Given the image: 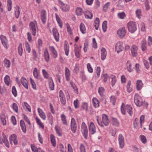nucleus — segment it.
<instances>
[{
  "label": "nucleus",
  "mask_w": 152,
  "mask_h": 152,
  "mask_svg": "<svg viewBox=\"0 0 152 152\" xmlns=\"http://www.w3.org/2000/svg\"><path fill=\"white\" fill-rule=\"evenodd\" d=\"M20 81L23 86L28 89V82L26 78L24 77H22Z\"/></svg>",
  "instance_id": "17"
},
{
  "label": "nucleus",
  "mask_w": 152,
  "mask_h": 152,
  "mask_svg": "<svg viewBox=\"0 0 152 152\" xmlns=\"http://www.w3.org/2000/svg\"><path fill=\"white\" fill-rule=\"evenodd\" d=\"M123 49V42L121 41L118 42L115 45L116 51L117 53H119V52L122 51Z\"/></svg>",
  "instance_id": "11"
},
{
  "label": "nucleus",
  "mask_w": 152,
  "mask_h": 152,
  "mask_svg": "<svg viewBox=\"0 0 152 152\" xmlns=\"http://www.w3.org/2000/svg\"><path fill=\"white\" fill-rule=\"evenodd\" d=\"M1 121L2 124L4 125L6 124V117L4 113H2L0 115Z\"/></svg>",
  "instance_id": "23"
},
{
  "label": "nucleus",
  "mask_w": 152,
  "mask_h": 152,
  "mask_svg": "<svg viewBox=\"0 0 152 152\" xmlns=\"http://www.w3.org/2000/svg\"><path fill=\"white\" fill-rule=\"evenodd\" d=\"M61 117L63 124L65 125H67V124L66 120V117L65 115L64 114H62L61 116Z\"/></svg>",
  "instance_id": "44"
},
{
  "label": "nucleus",
  "mask_w": 152,
  "mask_h": 152,
  "mask_svg": "<svg viewBox=\"0 0 152 152\" xmlns=\"http://www.w3.org/2000/svg\"><path fill=\"white\" fill-rule=\"evenodd\" d=\"M20 12V8L19 7H18V9H16L15 12V17L16 18H18Z\"/></svg>",
  "instance_id": "51"
},
{
  "label": "nucleus",
  "mask_w": 152,
  "mask_h": 152,
  "mask_svg": "<svg viewBox=\"0 0 152 152\" xmlns=\"http://www.w3.org/2000/svg\"><path fill=\"white\" fill-rule=\"evenodd\" d=\"M137 47L135 45H133L131 48V52L132 55L133 57H136L137 55Z\"/></svg>",
  "instance_id": "12"
},
{
  "label": "nucleus",
  "mask_w": 152,
  "mask_h": 152,
  "mask_svg": "<svg viewBox=\"0 0 152 152\" xmlns=\"http://www.w3.org/2000/svg\"><path fill=\"white\" fill-rule=\"evenodd\" d=\"M53 32L54 37L56 41H58L59 40V34L57 30L55 28H53Z\"/></svg>",
  "instance_id": "16"
},
{
  "label": "nucleus",
  "mask_w": 152,
  "mask_h": 152,
  "mask_svg": "<svg viewBox=\"0 0 152 152\" xmlns=\"http://www.w3.org/2000/svg\"><path fill=\"white\" fill-rule=\"evenodd\" d=\"M117 15L119 18L122 19H124L126 16L125 13L124 12L118 13Z\"/></svg>",
  "instance_id": "39"
},
{
  "label": "nucleus",
  "mask_w": 152,
  "mask_h": 152,
  "mask_svg": "<svg viewBox=\"0 0 152 152\" xmlns=\"http://www.w3.org/2000/svg\"><path fill=\"white\" fill-rule=\"evenodd\" d=\"M77 124L75 121L74 118H72L71 122V128L72 131L75 133L77 130Z\"/></svg>",
  "instance_id": "10"
},
{
  "label": "nucleus",
  "mask_w": 152,
  "mask_h": 152,
  "mask_svg": "<svg viewBox=\"0 0 152 152\" xmlns=\"http://www.w3.org/2000/svg\"><path fill=\"white\" fill-rule=\"evenodd\" d=\"M12 91L13 94L15 97H16L17 95V93L16 88L15 86H13L12 88Z\"/></svg>",
  "instance_id": "56"
},
{
  "label": "nucleus",
  "mask_w": 152,
  "mask_h": 152,
  "mask_svg": "<svg viewBox=\"0 0 152 152\" xmlns=\"http://www.w3.org/2000/svg\"><path fill=\"white\" fill-rule=\"evenodd\" d=\"M29 29L32 34L34 36H35L36 33V29L35 25L33 22H31L30 23Z\"/></svg>",
  "instance_id": "8"
},
{
  "label": "nucleus",
  "mask_w": 152,
  "mask_h": 152,
  "mask_svg": "<svg viewBox=\"0 0 152 152\" xmlns=\"http://www.w3.org/2000/svg\"><path fill=\"white\" fill-rule=\"evenodd\" d=\"M61 8L62 10L64 11H67L68 10V8L66 7L65 5L64 4H62L61 5Z\"/></svg>",
  "instance_id": "64"
},
{
  "label": "nucleus",
  "mask_w": 152,
  "mask_h": 152,
  "mask_svg": "<svg viewBox=\"0 0 152 152\" xmlns=\"http://www.w3.org/2000/svg\"><path fill=\"white\" fill-rule=\"evenodd\" d=\"M18 53L20 56L22 55L23 52V49H22V44L20 43L19 45L18 48Z\"/></svg>",
  "instance_id": "48"
},
{
  "label": "nucleus",
  "mask_w": 152,
  "mask_h": 152,
  "mask_svg": "<svg viewBox=\"0 0 152 152\" xmlns=\"http://www.w3.org/2000/svg\"><path fill=\"white\" fill-rule=\"evenodd\" d=\"M83 10L80 7H77L76 10V13L78 16H80L83 14Z\"/></svg>",
  "instance_id": "36"
},
{
  "label": "nucleus",
  "mask_w": 152,
  "mask_h": 152,
  "mask_svg": "<svg viewBox=\"0 0 152 152\" xmlns=\"http://www.w3.org/2000/svg\"><path fill=\"white\" fill-rule=\"evenodd\" d=\"M56 17L57 21L58 24L60 27L61 28H62V23L61 21L60 17L58 15L57 13L55 14Z\"/></svg>",
  "instance_id": "30"
},
{
  "label": "nucleus",
  "mask_w": 152,
  "mask_h": 152,
  "mask_svg": "<svg viewBox=\"0 0 152 152\" xmlns=\"http://www.w3.org/2000/svg\"><path fill=\"white\" fill-rule=\"evenodd\" d=\"M32 55L34 60L36 61H37V56L36 51L34 49L32 50Z\"/></svg>",
  "instance_id": "47"
},
{
  "label": "nucleus",
  "mask_w": 152,
  "mask_h": 152,
  "mask_svg": "<svg viewBox=\"0 0 152 152\" xmlns=\"http://www.w3.org/2000/svg\"><path fill=\"white\" fill-rule=\"evenodd\" d=\"M75 52L76 56L79 58L80 56V51L78 47H75Z\"/></svg>",
  "instance_id": "50"
},
{
  "label": "nucleus",
  "mask_w": 152,
  "mask_h": 152,
  "mask_svg": "<svg viewBox=\"0 0 152 152\" xmlns=\"http://www.w3.org/2000/svg\"><path fill=\"white\" fill-rule=\"evenodd\" d=\"M126 66L127 69L129 72H131L133 71V68L132 67V64L129 61H127Z\"/></svg>",
  "instance_id": "31"
},
{
  "label": "nucleus",
  "mask_w": 152,
  "mask_h": 152,
  "mask_svg": "<svg viewBox=\"0 0 152 152\" xmlns=\"http://www.w3.org/2000/svg\"><path fill=\"white\" fill-rule=\"evenodd\" d=\"M33 74L34 76L37 79L38 78V72L37 69L36 68H35L33 71Z\"/></svg>",
  "instance_id": "52"
},
{
  "label": "nucleus",
  "mask_w": 152,
  "mask_h": 152,
  "mask_svg": "<svg viewBox=\"0 0 152 152\" xmlns=\"http://www.w3.org/2000/svg\"><path fill=\"white\" fill-rule=\"evenodd\" d=\"M46 11L43 10L42 11L41 15V19L43 23L45 24L46 23Z\"/></svg>",
  "instance_id": "15"
},
{
  "label": "nucleus",
  "mask_w": 152,
  "mask_h": 152,
  "mask_svg": "<svg viewBox=\"0 0 152 152\" xmlns=\"http://www.w3.org/2000/svg\"><path fill=\"white\" fill-rule=\"evenodd\" d=\"M83 14L86 18L91 19L92 17V14L89 11H86L83 12Z\"/></svg>",
  "instance_id": "25"
},
{
  "label": "nucleus",
  "mask_w": 152,
  "mask_h": 152,
  "mask_svg": "<svg viewBox=\"0 0 152 152\" xmlns=\"http://www.w3.org/2000/svg\"><path fill=\"white\" fill-rule=\"evenodd\" d=\"M50 79V82L49 83V86L51 90H53L54 89V85L53 80L51 77L49 78Z\"/></svg>",
  "instance_id": "35"
},
{
  "label": "nucleus",
  "mask_w": 152,
  "mask_h": 152,
  "mask_svg": "<svg viewBox=\"0 0 152 152\" xmlns=\"http://www.w3.org/2000/svg\"><path fill=\"white\" fill-rule=\"evenodd\" d=\"M122 2V0H119L117 5V6L118 7L119 9H121L123 8V6L121 4Z\"/></svg>",
  "instance_id": "59"
},
{
  "label": "nucleus",
  "mask_w": 152,
  "mask_h": 152,
  "mask_svg": "<svg viewBox=\"0 0 152 152\" xmlns=\"http://www.w3.org/2000/svg\"><path fill=\"white\" fill-rule=\"evenodd\" d=\"M80 29L81 32L83 34H85L86 33V29L85 26L83 23H81L80 25Z\"/></svg>",
  "instance_id": "33"
},
{
  "label": "nucleus",
  "mask_w": 152,
  "mask_h": 152,
  "mask_svg": "<svg viewBox=\"0 0 152 152\" xmlns=\"http://www.w3.org/2000/svg\"><path fill=\"white\" fill-rule=\"evenodd\" d=\"M38 112L40 117L43 120H45L46 119V116L44 113L39 108H38Z\"/></svg>",
  "instance_id": "22"
},
{
  "label": "nucleus",
  "mask_w": 152,
  "mask_h": 152,
  "mask_svg": "<svg viewBox=\"0 0 152 152\" xmlns=\"http://www.w3.org/2000/svg\"><path fill=\"white\" fill-rule=\"evenodd\" d=\"M0 39L3 45L5 48L7 49L9 47V45L8 41L6 37L1 35L0 36Z\"/></svg>",
  "instance_id": "9"
},
{
  "label": "nucleus",
  "mask_w": 152,
  "mask_h": 152,
  "mask_svg": "<svg viewBox=\"0 0 152 152\" xmlns=\"http://www.w3.org/2000/svg\"><path fill=\"white\" fill-rule=\"evenodd\" d=\"M101 59L102 60H104L107 56V51L105 48H102L101 50Z\"/></svg>",
  "instance_id": "18"
},
{
  "label": "nucleus",
  "mask_w": 152,
  "mask_h": 152,
  "mask_svg": "<svg viewBox=\"0 0 152 152\" xmlns=\"http://www.w3.org/2000/svg\"><path fill=\"white\" fill-rule=\"evenodd\" d=\"M102 122L105 126H107L109 123V120L108 119L107 116L105 114L102 115Z\"/></svg>",
  "instance_id": "21"
},
{
  "label": "nucleus",
  "mask_w": 152,
  "mask_h": 152,
  "mask_svg": "<svg viewBox=\"0 0 152 152\" xmlns=\"http://www.w3.org/2000/svg\"><path fill=\"white\" fill-rule=\"evenodd\" d=\"M10 143L11 144L13 143L15 145H17L18 141L17 140V136L15 134H12L10 137Z\"/></svg>",
  "instance_id": "13"
},
{
  "label": "nucleus",
  "mask_w": 152,
  "mask_h": 152,
  "mask_svg": "<svg viewBox=\"0 0 152 152\" xmlns=\"http://www.w3.org/2000/svg\"><path fill=\"white\" fill-rule=\"evenodd\" d=\"M65 70L66 79L67 81H69L70 75L69 70L66 67Z\"/></svg>",
  "instance_id": "29"
},
{
  "label": "nucleus",
  "mask_w": 152,
  "mask_h": 152,
  "mask_svg": "<svg viewBox=\"0 0 152 152\" xmlns=\"http://www.w3.org/2000/svg\"><path fill=\"white\" fill-rule=\"evenodd\" d=\"M131 83L130 80L128 81L126 86L127 91L129 93L131 92L132 91V88L130 87Z\"/></svg>",
  "instance_id": "34"
},
{
  "label": "nucleus",
  "mask_w": 152,
  "mask_h": 152,
  "mask_svg": "<svg viewBox=\"0 0 152 152\" xmlns=\"http://www.w3.org/2000/svg\"><path fill=\"white\" fill-rule=\"evenodd\" d=\"M107 21L106 20L104 21L102 23V28L103 31L105 32L106 31V29L107 28Z\"/></svg>",
  "instance_id": "45"
},
{
  "label": "nucleus",
  "mask_w": 152,
  "mask_h": 152,
  "mask_svg": "<svg viewBox=\"0 0 152 152\" xmlns=\"http://www.w3.org/2000/svg\"><path fill=\"white\" fill-rule=\"evenodd\" d=\"M10 77L7 75L5 76L4 78V81L5 83L8 86L10 84Z\"/></svg>",
  "instance_id": "42"
},
{
  "label": "nucleus",
  "mask_w": 152,
  "mask_h": 152,
  "mask_svg": "<svg viewBox=\"0 0 152 152\" xmlns=\"http://www.w3.org/2000/svg\"><path fill=\"white\" fill-rule=\"evenodd\" d=\"M127 27L128 31L132 33H134L137 30V24L134 22H129L127 24Z\"/></svg>",
  "instance_id": "2"
},
{
  "label": "nucleus",
  "mask_w": 152,
  "mask_h": 152,
  "mask_svg": "<svg viewBox=\"0 0 152 152\" xmlns=\"http://www.w3.org/2000/svg\"><path fill=\"white\" fill-rule=\"evenodd\" d=\"M44 56L46 61L48 62L49 60V55L47 49H46L45 50Z\"/></svg>",
  "instance_id": "26"
},
{
  "label": "nucleus",
  "mask_w": 152,
  "mask_h": 152,
  "mask_svg": "<svg viewBox=\"0 0 152 152\" xmlns=\"http://www.w3.org/2000/svg\"><path fill=\"white\" fill-rule=\"evenodd\" d=\"M50 50L52 54V56L54 58H56L57 56V52L54 48L53 46H49Z\"/></svg>",
  "instance_id": "20"
},
{
  "label": "nucleus",
  "mask_w": 152,
  "mask_h": 152,
  "mask_svg": "<svg viewBox=\"0 0 152 152\" xmlns=\"http://www.w3.org/2000/svg\"><path fill=\"white\" fill-rule=\"evenodd\" d=\"M25 45L26 50L28 53H30L31 51V48L29 44L27 42L25 43Z\"/></svg>",
  "instance_id": "58"
},
{
  "label": "nucleus",
  "mask_w": 152,
  "mask_h": 152,
  "mask_svg": "<svg viewBox=\"0 0 152 152\" xmlns=\"http://www.w3.org/2000/svg\"><path fill=\"white\" fill-rule=\"evenodd\" d=\"M81 129V131L84 137L86 138L88 136V130L86 125L84 122L82 123Z\"/></svg>",
  "instance_id": "7"
},
{
  "label": "nucleus",
  "mask_w": 152,
  "mask_h": 152,
  "mask_svg": "<svg viewBox=\"0 0 152 152\" xmlns=\"http://www.w3.org/2000/svg\"><path fill=\"white\" fill-rule=\"evenodd\" d=\"M104 91V88L102 87H100L98 89V92L100 96H102L103 95V93Z\"/></svg>",
  "instance_id": "54"
},
{
  "label": "nucleus",
  "mask_w": 152,
  "mask_h": 152,
  "mask_svg": "<svg viewBox=\"0 0 152 152\" xmlns=\"http://www.w3.org/2000/svg\"><path fill=\"white\" fill-rule=\"evenodd\" d=\"M121 111L122 113L125 115L127 112L130 115L132 114V108L130 105H125L124 104L122 103L121 107Z\"/></svg>",
  "instance_id": "1"
},
{
  "label": "nucleus",
  "mask_w": 152,
  "mask_h": 152,
  "mask_svg": "<svg viewBox=\"0 0 152 152\" xmlns=\"http://www.w3.org/2000/svg\"><path fill=\"white\" fill-rule=\"evenodd\" d=\"M96 127L93 122H91L89 127V132L91 134L96 132Z\"/></svg>",
  "instance_id": "14"
},
{
  "label": "nucleus",
  "mask_w": 152,
  "mask_h": 152,
  "mask_svg": "<svg viewBox=\"0 0 152 152\" xmlns=\"http://www.w3.org/2000/svg\"><path fill=\"white\" fill-rule=\"evenodd\" d=\"M4 143L7 148L10 147L9 144L5 135L2 133L1 136L0 135V144H2Z\"/></svg>",
  "instance_id": "5"
},
{
  "label": "nucleus",
  "mask_w": 152,
  "mask_h": 152,
  "mask_svg": "<svg viewBox=\"0 0 152 152\" xmlns=\"http://www.w3.org/2000/svg\"><path fill=\"white\" fill-rule=\"evenodd\" d=\"M30 81L33 88L36 90V85L34 80L31 78H30Z\"/></svg>",
  "instance_id": "57"
},
{
  "label": "nucleus",
  "mask_w": 152,
  "mask_h": 152,
  "mask_svg": "<svg viewBox=\"0 0 152 152\" xmlns=\"http://www.w3.org/2000/svg\"><path fill=\"white\" fill-rule=\"evenodd\" d=\"M136 85L137 90L138 91L140 90L143 86V83L141 80H137Z\"/></svg>",
  "instance_id": "19"
},
{
  "label": "nucleus",
  "mask_w": 152,
  "mask_h": 152,
  "mask_svg": "<svg viewBox=\"0 0 152 152\" xmlns=\"http://www.w3.org/2000/svg\"><path fill=\"white\" fill-rule=\"evenodd\" d=\"M144 4L146 10H149L150 7L149 6V2L148 1V0H146Z\"/></svg>",
  "instance_id": "46"
},
{
  "label": "nucleus",
  "mask_w": 152,
  "mask_h": 152,
  "mask_svg": "<svg viewBox=\"0 0 152 152\" xmlns=\"http://www.w3.org/2000/svg\"><path fill=\"white\" fill-rule=\"evenodd\" d=\"M126 29L124 27L120 28L117 31V35L120 38H124L126 35Z\"/></svg>",
  "instance_id": "4"
},
{
  "label": "nucleus",
  "mask_w": 152,
  "mask_h": 152,
  "mask_svg": "<svg viewBox=\"0 0 152 152\" xmlns=\"http://www.w3.org/2000/svg\"><path fill=\"white\" fill-rule=\"evenodd\" d=\"M145 102L142 97L137 94H135L134 96V102L137 106L140 107Z\"/></svg>",
  "instance_id": "3"
},
{
  "label": "nucleus",
  "mask_w": 152,
  "mask_h": 152,
  "mask_svg": "<svg viewBox=\"0 0 152 152\" xmlns=\"http://www.w3.org/2000/svg\"><path fill=\"white\" fill-rule=\"evenodd\" d=\"M67 42H65L64 44V49L65 51V53L67 56L68 55L69 50V47L67 45Z\"/></svg>",
  "instance_id": "28"
},
{
  "label": "nucleus",
  "mask_w": 152,
  "mask_h": 152,
  "mask_svg": "<svg viewBox=\"0 0 152 152\" xmlns=\"http://www.w3.org/2000/svg\"><path fill=\"white\" fill-rule=\"evenodd\" d=\"M93 104L95 107H97L99 106V102L98 100L96 98H94L92 99Z\"/></svg>",
  "instance_id": "27"
},
{
  "label": "nucleus",
  "mask_w": 152,
  "mask_h": 152,
  "mask_svg": "<svg viewBox=\"0 0 152 152\" xmlns=\"http://www.w3.org/2000/svg\"><path fill=\"white\" fill-rule=\"evenodd\" d=\"M12 107L13 110L16 113L18 112V107L17 105L15 103H13Z\"/></svg>",
  "instance_id": "53"
},
{
  "label": "nucleus",
  "mask_w": 152,
  "mask_h": 152,
  "mask_svg": "<svg viewBox=\"0 0 152 152\" xmlns=\"http://www.w3.org/2000/svg\"><path fill=\"white\" fill-rule=\"evenodd\" d=\"M148 44L149 46L152 45V37L151 36H148Z\"/></svg>",
  "instance_id": "62"
},
{
  "label": "nucleus",
  "mask_w": 152,
  "mask_h": 152,
  "mask_svg": "<svg viewBox=\"0 0 152 152\" xmlns=\"http://www.w3.org/2000/svg\"><path fill=\"white\" fill-rule=\"evenodd\" d=\"M82 108L84 110L87 111L88 110V104L86 103H84L82 105Z\"/></svg>",
  "instance_id": "55"
},
{
  "label": "nucleus",
  "mask_w": 152,
  "mask_h": 152,
  "mask_svg": "<svg viewBox=\"0 0 152 152\" xmlns=\"http://www.w3.org/2000/svg\"><path fill=\"white\" fill-rule=\"evenodd\" d=\"M87 67L88 71L90 73L93 72V70L92 68L91 67L90 64L88 63L87 65Z\"/></svg>",
  "instance_id": "63"
},
{
  "label": "nucleus",
  "mask_w": 152,
  "mask_h": 152,
  "mask_svg": "<svg viewBox=\"0 0 152 152\" xmlns=\"http://www.w3.org/2000/svg\"><path fill=\"white\" fill-rule=\"evenodd\" d=\"M118 140L120 148H123L124 147L125 142L124 137L121 134H119Z\"/></svg>",
  "instance_id": "6"
},
{
  "label": "nucleus",
  "mask_w": 152,
  "mask_h": 152,
  "mask_svg": "<svg viewBox=\"0 0 152 152\" xmlns=\"http://www.w3.org/2000/svg\"><path fill=\"white\" fill-rule=\"evenodd\" d=\"M95 25L94 26L96 30H98V27L99 26V20L98 18H96L94 21Z\"/></svg>",
  "instance_id": "37"
},
{
  "label": "nucleus",
  "mask_w": 152,
  "mask_h": 152,
  "mask_svg": "<svg viewBox=\"0 0 152 152\" xmlns=\"http://www.w3.org/2000/svg\"><path fill=\"white\" fill-rule=\"evenodd\" d=\"M136 16L138 19H141L142 16V12L140 9H137L135 12Z\"/></svg>",
  "instance_id": "32"
},
{
  "label": "nucleus",
  "mask_w": 152,
  "mask_h": 152,
  "mask_svg": "<svg viewBox=\"0 0 152 152\" xmlns=\"http://www.w3.org/2000/svg\"><path fill=\"white\" fill-rule=\"evenodd\" d=\"M35 119L37 121V123L39 125V126L42 129L44 128V126L43 124L41 122L40 120L37 117L35 118Z\"/></svg>",
  "instance_id": "41"
},
{
  "label": "nucleus",
  "mask_w": 152,
  "mask_h": 152,
  "mask_svg": "<svg viewBox=\"0 0 152 152\" xmlns=\"http://www.w3.org/2000/svg\"><path fill=\"white\" fill-rule=\"evenodd\" d=\"M4 65L7 68H9L10 65V63L9 60L5 58L4 61Z\"/></svg>",
  "instance_id": "40"
},
{
  "label": "nucleus",
  "mask_w": 152,
  "mask_h": 152,
  "mask_svg": "<svg viewBox=\"0 0 152 152\" xmlns=\"http://www.w3.org/2000/svg\"><path fill=\"white\" fill-rule=\"evenodd\" d=\"M42 71L44 78L46 79L48 78L49 77V75L45 69H42Z\"/></svg>",
  "instance_id": "49"
},
{
  "label": "nucleus",
  "mask_w": 152,
  "mask_h": 152,
  "mask_svg": "<svg viewBox=\"0 0 152 152\" xmlns=\"http://www.w3.org/2000/svg\"><path fill=\"white\" fill-rule=\"evenodd\" d=\"M23 105L25 106L28 110L29 112H31V108L30 106L26 102H24Z\"/></svg>",
  "instance_id": "60"
},
{
  "label": "nucleus",
  "mask_w": 152,
  "mask_h": 152,
  "mask_svg": "<svg viewBox=\"0 0 152 152\" xmlns=\"http://www.w3.org/2000/svg\"><path fill=\"white\" fill-rule=\"evenodd\" d=\"M102 78L103 80L104 81L106 82L108 78V76L107 74H104L102 76Z\"/></svg>",
  "instance_id": "61"
},
{
  "label": "nucleus",
  "mask_w": 152,
  "mask_h": 152,
  "mask_svg": "<svg viewBox=\"0 0 152 152\" xmlns=\"http://www.w3.org/2000/svg\"><path fill=\"white\" fill-rule=\"evenodd\" d=\"M141 49L142 51H145L147 49L146 40L144 39H143L141 41Z\"/></svg>",
  "instance_id": "24"
},
{
  "label": "nucleus",
  "mask_w": 152,
  "mask_h": 152,
  "mask_svg": "<svg viewBox=\"0 0 152 152\" xmlns=\"http://www.w3.org/2000/svg\"><path fill=\"white\" fill-rule=\"evenodd\" d=\"M50 141L53 146L55 147L56 146V140L54 135L53 134L50 135Z\"/></svg>",
  "instance_id": "38"
},
{
  "label": "nucleus",
  "mask_w": 152,
  "mask_h": 152,
  "mask_svg": "<svg viewBox=\"0 0 152 152\" xmlns=\"http://www.w3.org/2000/svg\"><path fill=\"white\" fill-rule=\"evenodd\" d=\"M140 139L142 143L145 144L147 140L145 136L141 135L140 137Z\"/></svg>",
  "instance_id": "43"
}]
</instances>
